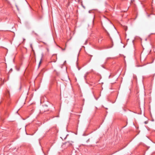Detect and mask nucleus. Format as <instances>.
<instances>
[{"instance_id": "1", "label": "nucleus", "mask_w": 155, "mask_h": 155, "mask_svg": "<svg viewBox=\"0 0 155 155\" xmlns=\"http://www.w3.org/2000/svg\"><path fill=\"white\" fill-rule=\"evenodd\" d=\"M73 143V142L72 141H68L66 142L65 143V144L66 146L67 147H72V143Z\"/></svg>"}, {"instance_id": "2", "label": "nucleus", "mask_w": 155, "mask_h": 155, "mask_svg": "<svg viewBox=\"0 0 155 155\" xmlns=\"http://www.w3.org/2000/svg\"><path fill=\"white\" fill-rule=\"evenodd\" d=\"M43 54H42V56H41V60H40V61L39 62V66H40V64H41V61L42 60V57H43Z\"/></svg>"}, {"instance_id": "3", "label": "nucleus", "mask_w": 155, "mask_h": 155, "mask_svg": "<svg viewBox=\"0 0 155 155\" xmlns=\"http://www.w3.org/2000/svg\"><path fill=\"white\" fill-rule=\"evenodd\" d=\"M15 6H16V7L18 10V11L19 10V8H18V6L17 5H16Z\"/></svg>"}, {"instance_id": "4", "label": "nucleus", "mask_w": 155, "mask_h": 155, "mask_svg": "<svg viewBox=\"0 0 155 155\" xmlns=\"http://www.w3.org/2000/svg\"><path fill=\"white\" fill-rule=\"evenodd\" d=\"M144 123L145 124H147L148 123V122L147 121H145V122H144Z\"/></svg>"}, {"instance_id": "5", "label": "nucleus", "mask_w": 155, "mask_h": 155, "mask_svg": "<svg viewBox=\"0 0 155 155\" xmlns=\"http://www.w3.org/2000/svg\"><path fill=\"white\" fill-rule=\"evenodd\" d=\"M31 48H32V45H31Z\"/></svg>"}, {"instance_id": "6", "label": "nucleus", "mask_w": 155, "mask_h": 155, "mask_svg": "<svg viewBox=\"0 0 155 155\" xmlns=\"http://www.w3.org/2000/svg\"><path fill=\"white\" fill-rule=\"evenodd\" d=\"M65 50V49H62V50Z\"/></svg>"}, {"instance_id": "7", "label": "nucleus", "mask_w": 155, "mask_h": 155, "mask_svg": "<svg viewBox=\"0 0 155 155\" xmlns=\"http://www.w3.org/2000/svg\"><path fill=\"white\" fill-rule=\"evenodd\" d=\"M100 42V40H98V42Z\"/></svg>"}, {"instance_id": "8", "label": "nucleus", "mask_w": 155, "mask_h": 155, "mask_svg": "<svg viewBox=\"0 0 155 155\" xmlns=\"http://www.w3.org/2000/svg\"><path fill=\"white\" fill-rule=\"evenodd\" d=\"M86 77V75H85L84 76V78H85Z\"/></svg>"}, {"instance_id": "9", "label": "nucleus", "mask_w": 155, "mask_h": 155, "mask_svg": "<svg viewBox=\"0 0 155 155\" xmlns=\"http://www.w3.org/2000/svg\"><path fill=\"white\" fill-rule=\"evenodd\" d=\"M89 13H90V11H89Z\"/></svg>"}, {"instance_id": "10", "label": "nucleus", "mask_w": 155, "mask_h": 155, "mask_svg": "<svg viewBox=\"0 0 155 155\" xmlns=\"http://www.w3.org/2000/svg\"><path fill=\"white\" fill-rule=\"evenodd\" d=\"M25 40V39H24V40Z\"/></svg>"}]
</instances>
